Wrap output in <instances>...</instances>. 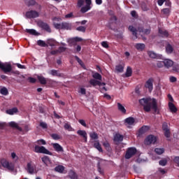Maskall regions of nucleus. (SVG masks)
I'll use <instances>...</instances> for the list:
<instances>
[{
  "label": "nucleus",
  "mask_w": 179,
  "mask_h": 179,
  "mask_svg": "<svg viewBox=\"0 0 179 179\" xmlns=\"http://www.w3.org/2000/svg\"><path fill=\"white\" fill-rule=\"evenodd\" d=\"M139 103L143 106V110L146 113H150V110H153L154 113H157V101L156 99L143 98L139 100Z\"/></svg>",
  "instance_id": "nucleus-1"
},
{
  "label": "nucleus",
  "mask_w": 179,
  "mask_h": 179,
  "mask_svg": "<svg viewBox=\"0 0 179 179\" xmlns=\"http://www.w3.org/2000/svg\"><path fill=\"white\" fill-rule=\"evenodd\" d=\"M85 1L86 5L83 6L85 5ZM77 6L81 8V13H86V12H89L92 9V0H78Z\"/></svg>",
  "instance_id": "nucleus-2"
},
{
  "label": "nucleus",
  "mask_w": 179,
  "mask_h": 179,
  "mask_svg": "<svg viewBox=\"0 0 179 179\" xmlns=\"http://www.w3.org/2000/svg\"><path fill=\"white\" fill-rule=\"evenodd\" d=\"M2 167L4 169H8L9 171H13L15 170V164L12 162L9 163L6 159H2L0 161Z\"/></svg>",
  "instance_id": "nucleus-3"
},
{
  "label": "nucleus",
  "mask_w": 179,
  "mask_h": 179,
  "mask_svg": "<svg viewBox=\"0 0 179 179\" xmlns=\"http://www.w3.org/2000/svg\"><path fill=\"white\" fill-rule=\"evenodd\" d=\"M34 152L36 153H43V155H49V156H52V152H50L44 146L35 145Z\"/></svg>",
  "instance_id": "nucleus-4"
},
{
  "label": "nucleus",
  "mask_w": 179,
  "mask_h": 179,
  "mask_svg": "<svg viewBox=\"0 0 179 179\" xmlns=\"http://www.w3.org/2000/svg\"><path fill=\"white\" fill-rule=\"evenodd\" d=\"M136 152H138V150L135 147L129 148L126 151V154L124 156L125 159H131V157H133V156H135L136 155Z\"/></svg>",
  "instance_id": "nucleus-5"
},
{
  "label": "nucleus",
  "mask_w": 179,
  "mask_h": 179,
  "mask_svg": "<svg viewBox=\"0 0 179 179\" xmlns=\"http://www.w3.org/2000/svg\"><path fill=\"white\" fill-rule=\"evenodd\" d=\"M157 141V137L150 134L145 138L144 143L145 145H152V143L155 145Z\"/></svg>",
  "instance_id": "nucleus-6"
},
{
  "label": "nucleus",
  "mask_w": 179,
  "mask_h": 179,
  "mask_svg": "<svg viewBox=\"0 0 179 179\" xmlns=\"http://www.w3.org/2000/svg\"><path fill=\"white\" fill-rule=\"evenodd\" d=\"M129 31H131L133 36H134L136 38H138V31H139V33H143L144 31L143 27H138V29H136V28L132 25L129 27Z\"/></svg>",
  "instance_id": "nucleus-7"
},
{
  "label": "nucleus",
  "mask_w": 179,
  "mask_h": 179,
  "mask_svg": "<svg viewBox=\"0 0 179 179\" xmlns=\"http://www.w3.org/2000/svg\"><path fill=\"white\" fill-rule=\"evenodd\" d=\"M0 69H1L4 73H8L12 71V65L3 64L0 62Z\"/></svg>",
  "instance_id": "nucleus-8"
},
{
  "label": "nucleus",
  "mask_w": 179,
  "mask_h": 179,
  "mask_svg": "<svg viewBox=\"0 0 179 179\" xmlns=\"http://www.w3.org/2000/svg\"><path fill=\"white\" fill-rule=\"evenodd\" d=\"M38 26L41 27V29H42L43 30H45V31H47L48 33H51V27H50V25L47 24V22L39 21L38 22Z\"/></svg>",
  "instance_id": "nucleus-9"
},
{
  "label": "nucleus",
  "mask_w": 179,
  "mask_h": 179,
  "mask_svg": "<svg viewBox=\"0 0 179 179\" xmlns=\"http://www.w3.org/2000/svg\"><path fill=\"white\" fill-rule=\"evenodd\" d=\"M38 16H40V14L36 10H31L26 13V17L28 19H36V17H38Z\"/></svg>",
  "instance_id": "nucleus-10"
},
{
  "label": "nucleus",
  "mask_w": 179,
  "mask_h": 179,
  "mask_svg": "<svg viewBox=\"0 0 179 179\" xmlns=\"http://www.w3.org/2000/svg\"><path fill=\"white\" fill-rule=\"evenodd\" d=\"M36 170V164L32 162H28L27 164V171L29 174H34Z\"/></svg>",
  "instance_id": "nucleus-11"
},
{
  "label": "nucleus",
  "mask_w": 179,
  "mask_h": 179,
  "mask_svg": "<svg viewBox=\"0 0 179 179\" xmlns=\"http://www.w3.org/2000/svg\"><path fill=\"white\" fill-rule=\"evenodd\" d=\"M153 82L154 80L153 78H149L145 84V87L146 89H148V92H150V93H152V91L153 90Z\"/></svg>",
  "instance_id": "nucleus-12"
},
{
  "label": "nucleus",
  "mask_w": 179,
  "mask_h": 179,
  "mask_svg": "<svg viewBox=\"0 0 179 179\" xmlns=\"http://www.w3.org/2000/svg\"><path fill=\"white\" fill-rule=\"evenodd\" d=\"M162 129L164 131V136L169 138L170 136V129H169V124L167 122H164L162 124Z\"/></svg>",
  "instance_id": "nucleus-13"
},
{
  "label": "nucleus",
  "mask_w": 179,
  "mask_h": 179,
  "mask_svg": "<svg viewBox=\"0 0 179 179\" xmlns=\"http://www.w3.org/2000/svg\"><path fill=\"white\" fill-rule=\"evenodd\" d=\"M80 41H83V38L76 36L69 39V43L71 45H76V43H79Z\"/></svg>",
  "instance_id": "nucleus-14"
},
{
  "label": "nucleus",
  "mask_w": 179,
  "mask_h": 179,
  "mask_svg": "<svg viewBox=\"0 0 179 179\" xmlns=\"http://www.w3.org/2000/svg\"><path fill=\"white\" fill-rule=\"evenodd\" d=\"M37 79H38L39 83H41V85H47V83H48V82L49 83L51 82L50 79L45 78L43 76H37Z\"/></svg>",
  "instance_id": "nucleus-15"
},
{
  "label": "nucleus",
  "mask_w": 179,
  "mask_h": 179,
  "mask_svg": "<svg viewBox=\"0 0 179 179\" xmlns=\"http://www.w3.org/2000/svg\"><path fill=\"white\" fill-rule=\"evenodd\" d=\"M49 74L52 76H57V78H64V73L58 72V70L52 69L49 71Z\"/></svg>",
  "instance_id": "nucleus-16"
},
{
  "label": "nucleus",
  "mask_w": 179,
  "mask_h": 179,
  "mask_svg": "<svg viewBox=\"0 0 179 179\" xmlns=\"http://www.w3.org/2000/svg\"><path fill=\"white\" fill-rule=\"evenodd\" d=\"M52 146L55 152H64V148H62V146H61L58 143H52Z\"/></svg>",
  "instance_id": "nucleus-17"
},
{
  "label": "nucleus",
  "mask_w": 179,
  "mask_h": 179,
  "mask_svg": "<svg viewBox=\"0 0 179 179\" xmlns=\"http://www.w3.org/2000/svg\"><path fill=\"white\" fill-rule=\"evenodd\" d=\"M164 64L165 68H167V69H169V68H171V66L174 65V62L169 59H164Z\"/></svg>",
  "instance_id": "nucleus-18"
},
{
  "label": "nucleus",
  "mask_w": 179,
  "mask_h": 179,
  "mask_svg": "<svg viewBox=\"0 0 179 179\" xmlns=\"http://www.w3.org/2000/svg\"><path fill=\"white\" fill-rule=\"evenodd\" d=\"M77 134L83 138L85 142H87V133H86V131L78 130Z\"/></svg>",
  "instance_id": "nucleus-19"
},
{
  "label": "nucleus",
  "mask_w": 179,
  "mask_h": 179,
  "mask_svg": "<svg viewBox=\"0 0 179 179\" xmlns=\"http://www.w3.org/2000/svg\"><path fill=\"white\" fill-rule=\"evenodd\" d=\"M124 124L126 125H134L135 124V118L129 117L124 120Z\"/></svg>",
  "instance_id": "nucleus-20"
},
{
  "label": "nucleus",
  "mask_w": 179,
  "mask_h": 179,
  "mask_svg": "<svg viewBox=\"0 0 179 179\" xmlns=\"http://www.w3.org/2000/svg\"><path fill=\"white\" fill-rule=\"evenodd\" d=\"M72 24L68 22H62V30H71Z\"/></svg>",
  "instance_id": "nucleus-21"
},
{
  "label": "nucleus",
  "mask_w": 179,
  "mask_h": 179,
  "mask_svg": "<svg viewBox=\"0 0 179 179\" xmlns=\"http://www.w3.org/2000/svg\"><path fill=\"white\" fill-rule=\"evenodd\" d=\"M113 141H114V142H122L124 141V136H122L120 134H116L114 136Z\"/></svg>",
  "instance_id": "nucleus-22"
},
{
  "label": "nucleus",
  "mask_w": 179,
  "mask_h": 179,
  "mask_svg": "<svg viewBox=\"0 0 179 179\" xmlns=\"http://www.w3.org/2000/svg\"><path fill=\"white\" fill-rule=\"evenodd\" d=\"M169 107L171 113H177V111H178L177 107H176V105H174V103H173L172 102L169 103Z\"/></svg>",
  "instance_id": "nucleus-23"
},
{
  "label": "nucleus",
  "mask_w": 179,
  "mask_h": 179,
  "mask_svg": "<svg viewBox=\"0 0 179 179\" xmlns=\"http://www.w3.org/2000/svg\"><path fill=\"white\" fill-rule=\"evenodd\" d=\"M9 126L11 127V128H16V129H17L20 132H22V131H23V129H22V127H19V125L17 124V123L15 122H9Z\"/></svg>",
  "instance_id": "nucleus-24"
},
{
  "label": "nucleus",
  "mask_w": 179,
  "mask_h": 179,
  "mask_svg": "<svg viewBox=\"0 0 179 179\" xmlns=\"http://www.w3.org/2000/svg\"><path fill=\"white\" fill-rule=\"evenodd\" d=\"M94 148H95V149H97L99 152H103V148H101V145L100 144V142H99V141H94Z\"/></svg>",
  "instance_id": "nucleus-25"
},
{
  "label": "nucleus",
  "mask_w": 179,
  "mask_h": 179,
  "mask_svg": "<svg viewBox=\"0 0 179 179\" xmlns=\"http://www.w3.org/2000/svg\"><path fill=\"white\" fill-rule=\"evenodd\" d=\"M135 48L138 50V51H143L145 50V43H136L134 45Z\"/></svg>",
  "instance_id": "nucleus-26"
},
{
  "label": "nucleus",
  "mask_w": 179,
  "mask_h": 179,
  "mask_svg": "<svg viewBox=\"0 0 179 179\" xmlns=\"http://www.w3.org/2000/svg\"><path fill=\"white\" fill-rule=\"evenodd\" d=\"M46 43L50 47H55L57 45V41L53 38L48 39Z\"/></svg>",
  "instance_id": "nucleus-27"
},
{
  "label": "nucleus",
  "mask_w": 179,
  "mask_h": 179,
  "mask_svg": "<svg viewBox=\"0 0 179 179\" xmlns=\"http://www.w3.org/2000/svg\"><path fill=\"white\" fill-rule=\"evenodd\" d=\"M166 51L167 54H173V51H174V48L170 43H168L166 46Z\"/></svg>",
  "instance_id": "nucleus-28"
},
{
  "label": "nucleus",
  "mask_w": 179,
  "mask_h": 179,
  "mask_svg": "<svg viewBox=\"0 0 179 179\" xmlns=\"http://www.w3.org/2000/svg\"><path fill=\"white\" fill-rule=\"evenodd\" d=\"M147 131H149V127L143 126L141 128L139 129L138 133L140 135H143V134H145V132H147Z\"/></svg>",
  "instance_id": "nucleus-29"
},
{
  "label": "nucleus",
  "mask_w": 179,
  "mask_h": 179,
  "mask_svg": "<svg viewBox=\"0 0 179 179\" xmlns=\"http://www.w3.org/2000/svg\"><path fill=\"white\" fill-rule=\"evenodd\" d=\"M117 109L121 111L122 114H127V109L125 107L121 104V103H117Z\"/></svg>",
  "instance_id": "nucleus-30"
},
{
  "label": "nucleus",
  "mask_w": 179,
  "mask_h": 179,
  "mask_svg": "<svg viewBox=\"0 0 179 179\" xmlns=\"http://www.w3.org/2000/svg\"><path fill=\"white\" fill-rule=\"evenodd\" d=\"M147 54H148V57H150V58L156 59L158 57L157 53H156L152 50H148L147 52Z\"/></svg>",
  "instance_id": "nucleus-31"
},
{
  "label": "nucleus",
  "mask_w": 179,
  "mask_h": 179,
  "mask_svg": "<svg viewBox=\"0 0 179 179\" xmlns=\"http://www.w3.org/2000/svg\"><path fill=\"white\" fill-rule=\"evenodd\" d=\"M26 33H28L29 34H31V36H38V33H37V31L35 29H25Z\"/></svg>",
  "instance_id": "nucleus-32"
},
{
  "label": "nucleus",
  "mask_w": 179,
  "mask_h": 179,
  "mask_svg": "<svg viewBox=\"0 0 179 179\" xmlns=\"http://www.w3.org/2000/svg\"><path fill=\"white\" fill-rule=\"evenodd\" d=\"M25 4L27 6H34L37 2H36V0H24Z\"/></svg>",
  "instance_id": "nucleus-33"
},
{
  "label": "nucleus",
  "mask_w": 179,
  "mask_h": 179,
  "mask_svg": "<svg viewBox=\"0 0 179 179\" xmlns=\"http://www.w3.org/2000/svg\"><path fill=\"white\" fill-rule=\"evenodd\" d=\"M90 85H91V86H93V87H96V86H99V85H100V81L95 79H91L90 80Z\"/></svg>",
  "instance_id": "nucleus-34"
},
{
  "label": "nucleus",
  "mask_w": 179,
  "mask_h": 179,
  "mask_svg": "<svg viewBox=\"0 0 179 179\" xmlns=\"http://www.w3.org/2000/svg\"><path fill=\"white\" fill-rule=\"evenodd\" d=\"M17 108H13L11 109H8L6 110V113L9 114V115H13V114L17 113Z\"/></svg>",
  "instance_id": "nucleus-35"
},
{
  "label": "nucleus",
  "mask_w": 179,
  "mask_h": 179,
  "mask_svg": "<svg viewBox=\"0 0 179 179\" xmlns=\"http://www.w3.org/2000/svg\"><path fill=\"white\" fill-rule=\"evenodd\" d=\"M64 170H65V167L62 165H59L55 168V171L57 173H64Z\"/></svg>",
  "instance_id": "nucleus-36"
},
{
  "label": "nucleus",
  "mask_w": 179,
  "mask_h": 179,
  "mask_svg": "<svg viewBox=\"0 0 179 179\" xmlns=\"http://www.w3.org/2000/svg\"><path fill=\"white\" fill-rule=\"evenodd\" d=\"M69 177L71 179H78V175L76 174V173H75V171H70L69 173Z\"/></svg>",
  "instance_id": "nucleus-37"
},
{
  "label": "nucleus",
  "mask_w": 179,
  "mask_h": 179,
  "mask_svg": "<svg viewBox=\"0 0 179 179\" xmlns=\"http://www.w3.org/2000/svg\"><path fill=\"white\" fill-rule=\"evenodd\" d=\"M159 34H161L162 37H169V32L162 29H159Z\"/></svg>",
  "instance_id": "nucleus-38"
},
{
  "label": "nucleus",
  "mask_w": 179,
  "mask_h": 179,
  "mask_svg": "<svg viewBox=\"0 0 179 179\" xmlns=\"http://www.w3.org/2000/svg\"><path fill=\"white\" fill-rule=\"evenodd\" d=\"M126 78H129L132 76V69L130 66H128L125 73Z\"/></svg>",
  "instance_id": "nucleus-39"
},
{
  "label": "nucleus",
  "mask_w": 179,
  "mask_h": 179,
  "mask_svg": "<svg viewBox=\"0 0 179 179\" xmlns=\"http://www.w3.org/2000/svg\"><path fill=\"white\" fill-rule=\"evenodd\" d=\"M1 94H3V96H8L9 94V92L8 91V88L3 87L0 90Z\"/></svg>",
  "instance_id": "nucleus-40"
},
{
  "label": "nucleus",
  "mask_w": 179,
  "mask_h": 179,
  "mask_svg": "<svg viewBox=\"0 0 179 179\" xmlns=\"http://www.w3.org/2000/svg\"><path fill=\"white\" fill-rule=\"evenodd\" d=\"M37 45H39V47H48V44H47L43 40H38L37 41Z\"/></svg>",
  "instance_id": "nucleus-41"
},
{
  "label": "nucleus",
  "mask_w": 179,
  "mask_h": 179,
  "mask_svg": "<svg viewBox=\"0 0 179 179\" xmlns=\"http://www.w3.org/2000/svg\"><path fill=\"white\" fill-rule=\"evenodd\" d=\"M41 160L43 162V163H44V164H45L47 166V164H48V163H50V157H48V156H44L41 158Z\"/></svg>",
  "instance_id": "nucleus-42"
},
{
  "label": "nucleus",
  "mask_w": 179,
  "mask_h": 179,
  "mask_svg": "<svg viewBox=\"0 0 179 179\" xmlns=\"http://www.w3.org/2000/svg\"><path fill=\"white\" fill-rule=\"evenodd\" d=\"M155 152L157 155H163L164 153V148H157L155 149Z\"/></svg>",
  "instance_id": "nucleus-43"
},
{
  "label": "nucleus",
  "mask_w": 179,
  "mask_h": 179,
  "mask_svg": "<svg viewBox=\"0 0 179 179\" xmlns=\"http://www.w3.org/2000/svg\"><path fill=\"white\" fill-rule=\"evenodd\" d=\"M115 69L117 72H124V66H122V64H118L117 66H116Z\"/></svg>",
  "instance_id": "nucleus-44"
},
{
  "label": "nucleus",
  "mask_w": 179,
  "mask_h": 179,
  "mask_svg": "<svg viewBox=\"0 0 179 179\" xmlns=\"http://www.w3.org/2000/svg\"><path fill=\"white\" fill-rule=\"evenodd\" d=\"M90 136L91 139H99V135L96 132H91L90 133Z\"/></svg>",
  "instance_id": "nucleus-45"
},
{
  "label": "nucleus",
  "mask_w": 179,
  "mask_h": 179,
  "mask_svg": "<svg viewBox=\"0 0 179 179\" xmlns=\"http://www.w3.org/2000/svg\"><path fill=\"white\" fill-rule=\"evenodd\" d=\"M92 78H94V79H97L98 80H101V75L99 73H94L92 75Z\"/></svg>",
  "instance_id": "nucleus-46"
},
{
  "label": "nucleus",
  "mask_w": 179,
  "mask_h": 179,
  "mask_svg": "<svg viewBox=\"0 0 179 179\" xmlns=\"http://www.w3.org/2000/svg\"><path fill=\"white\" fill-rule=\"evenodd\" d=\"M51 138H52V139H54L55 141H58L59 139H61V136H59V135L57 134H52L50 135Z\"/></svg>",
  "instance_id": "nucleus-47"
},
{
  "label": "nucleus",
  "mask_w": 179,
  "mask_h": 179,
  "mask_svg": "<svg viewBox=\"0 0 179 179\" xmlns=\"http://www.w3.org/2000/svg\"><path fill=\"white\" fill-rule=\"evenodd\" d=\"M78 31H81L82 33H85L86 31V27L83 26H80L76 28Z\"/></svg>",
  "instance_id": "nucleus-48"
},
{
  "label": "nucleus",
  "mask_w": 179,
  "mask_h": 179,
  "mask_svg": "<svg viewBox=\"0 0 179 179\" xmlns=\"http://www.w3.org/2000/svg\"><path fill=\"white\" fill-rule=\"evenodd\" d=\"M37 145H47V142L44 139H40L36 141Z\"/></svg>",
  "instance_id": "nucleus-49"
},
{
  "label": "nucleus",
  "mask_w": 179,
  "mask_h": 179,
  "mask_svg": "<svg viewBox=\"0 0 179 179\" xmlns=\"http://www.w3.org/2000/svg\"><path fill=\"white\" fill-rule=\"evenodd\" d=\"M39 125L43 129H47L48 128V125L44 122H41Z\"/></svg>",
  "instance_id": "nucleus-50"
},
{
  "label": "nucleus",
  "mask_w": 179,
  "mask_h": 179,
  "mask_svg": "<svg viewBox=\"0 0 179 179\" xmlns=\"http://www.w3.org/2000/svg\"><path fill=\"white\" fill-rule=\"evenodd\" d=\"M103 145L104 148L106 149V150H110V143L108 141H106L103 143Z\"/></svg>",
  "instance_id": "nucleus-51"
},
{
  "label": "nucleus",
  "mask_w": 179,
  "mask_h": 179,
  "mask_svg": "<svg viewBox=\"0 0 179 179\" xmlns=\"http://www.w3.org/2000/svg\"><path fill=\"white\" fill-rule=\"evenodd\" d=\"M159 166H166L167 164V159H164L159 162Z\"/></svg>",
  "instance_id": "nucleus-52"
},
{
  "label": "nucleus",
  "mask_w": 179,
  "mask_h": 179,
  "mask_svg": "<svg viewBox=\"0 0 179 179\" xmlns=\"http://www.w3.org/2000/svg\"><path fill=\"white\" fill-rule=\"evenodd\" d=\"M54 27L57 29H62V23H54Z\"/></svg>",
  "instance_id": "nucleus-53"
},
{
  "label": "nucleus",
  "mask_w": 179,
  "mask_h": 179,
  "mask_svg": "<svg viewBox=\"0 0 179 179\" xmlns=\"http://www.w3.org/2000/svg\"><path fill=\"white\" fill-rule=\"evenodd\" d=\"M59 54H61V52H65V51H66V48L64 47V46H60L58 50H57Z\"/></svg>",
  "instance_id": "nucleus-54"
},
{
  "label": "nucleus",
  "mask_w": 179,
  "mask_h": 179,
  "mask_svg": "<svg viewBox=\"0 0 179 179\" xmlns=\"http://www.w3.org/2000/svg\"><path fill=\"white\" fill-rule=\"evenodd\" d=\"M173 71V72H179V65L178 64H175L172 67Z\"/></svg>",
  "instance_id": "nucleus-55"
},
{
  "label": "nucleus",
  "mask_w": 179,
  "mask_h": 179,
  "mask_svg": "<svg viewBox=\"0 0 179 179\" xmlns=\"http://www.w3.org/2000/svg\"><path fill=\"white\" fill-rule=\"evenodd\" d=\"M157 66L158 68H163L164 66V60L161 61V62H158L157 63Z\"/></svg>",
  "instance_id": "nucleus-56"
},
{
  "label": "nucleus",
  "mask_w": 179,
  "mask_h": 179,
  "mask_svg": "<svg viewBox=\"0 0 179 179\" xmlns=\"http://www.w3.org/2000/svg\"><path fill=\"white\" fill-rule=\"evenodd\" d=\"M110 22H111V23H115V22H117V16H111V17L110 18Z\"/></svg>",
  "instance_id": "nucleus-57"
},
{
  "label": "nucleus",
  "mask_w": 179,
  "mask_h": 179,
  "mask_svg": "<svg viewBox=\"0 0 179 179\" xmlns=\"http://www.w3.org/2000/svg\"><path fill=\"white\" fill-rule=\"evenodd\" d=\"M28 80H29V83H36V82L37 81V80H36V78H34L33 77H29L28 78Z\"/></svg>",
  "instance_id": "nucleus-58"
},
{
  "label": "nucleus",
  "mask_w": 179,
  "mask_h": 179,
  "mask_svg": "<svg viewBox=\"0 0 179 179\" xmlns=\"http://www.w3.org/2000/svg\"><path fill=\"white\" fill-rule=\"evenodd\" d=\"M78 93H80L83 95L86 94V89L81 87L78 91Z\"/></svg>",
  "instance_id": "nucleus-59"
},
{
  "label": "nucleus",
  "mask_w": 179,
  "mask_h": 179,
  "mask_svg": "<svg viewBox=\"0 0 179 179\" xmlns=\"http://www.w3.org/2000/svg\"><path fill=\"white\" fill-rule=\"evenodd\" d=\"M162 12L164 15H169L170 13V8H164Z\"/></svg>",
  "instance_id": "nucleus-60"
},
{
  "label": "nucleus",
  "mask_w": 179,
  "mask_h": 179,
  "mask_svg": "<svg viewBox=\"0 0 179 179\" xmlns=\"http://www.w3.org/2000/svg\"><path fill=\"white\" fill-rule=\"evenodd\" d=\"M78 122L83 125V127H87V124H86V122L84 120H79Z\"/></svg>",
  "instance_id": "nucleus-61"
},
{
  "label": "nucleus",
  "mask_w": 179,
  "mask_h": 179,
  "mask_svg": "<svg viewBox=\"0 0 179 179\" xmlns=\"http://www.w3.org/2000/svg\"><path fill=\"white\" fill-rule=\"evenodd\" d=\"M75 58H76L77 62H78V64H80V65H83V62L82 61V59H80L79 58V57L75 56Z\"/></svg>",
  "instance_id": "nucleus-62"
},
{
  "label": "nucleus",
  "mask_w": 179,
  "mask_h": 179,
  "mask_svg": "<svg viewBox=\"0 0 179 179\" xmlns=\"http://www.w3.org/2000/svg\"><path fill=\"white\" fill-rule=\"evenodd\" d=\"M101 45L102 47H103V48H108V43L106 41H103L101 43Z\"/></svg>",
  "instance_id": "nucleus-63"
},
{
  "label": "nucleus",
  "mask_w": 179,
  "mask_h": 179,
  "mask_svg": "<svg viewBox=\"0 0 179 179\" xmlns=\"http://www.w3.org/2000/svg\"><path fill=\"white\" fill-rule=\"evenodd\" d=\"M72 127H71V124L66 123L64 124V129H69L70 130Z\"/></svg>",
  "instance_id": "nucleus-64"
}]
</instances>
